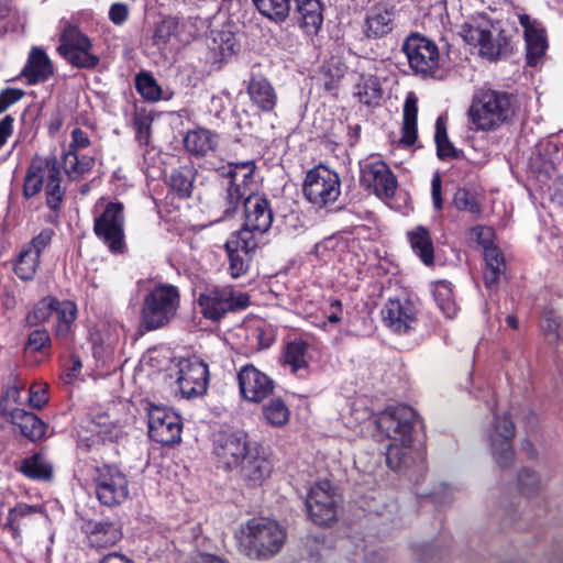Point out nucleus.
<instances>
[{"label":"nucleus","instance_id":"nucleus-31","mask_svg":"<svg viewBox=\"0 0 563 563\" xmlns=\"http://www.w3.org/2000/svg\"><path fill=\"white\" fill-rule=\"evenodd\" d=\"M300 25L308 34H317L323 23L320 0H295Z\"/></svg>","mask_w":563,"mask_h":563},{"label":"nucleus","instance_id":"nucleus-26","mask_svg":"<svg viewBox=\"0 0 563 563\" xmlns=\"http://www.w3.org/2000/svg\"><path fill=\"white\" fill-rule=\"evenodd\" d=\"M246 90L252 104L260 111L272 112L274 110L278 97L273 85L263 75H252Z\"/></svg>","mask_w":563,"mask_h":563},{"label":"nucleus","instance_id":"nucleus-38","mask_svg":"<svg viewBox=\"0 0 563 563\" xmlns=\"http://www.w3.org/2000/svg\"><path fill=\"white\" fill-rule=\"evenodd\" d=\"M195 170L191 167L183 166L174 169L168 179V185L180 198H189L192 194Z\"/></svg>","mask_w":563,"mask_h":563},{"label":"nucleus","instance_id":"nucleus-34","mask_svg":"<svg viewBox=\"0 0 563 563\" xmlns=\"http://www.w3.org/2000/svg\"><path fill=\"white\" fill-rule=\"evenodd\" d=\"M417 97L410 92L404 103L402 128L400 142L406 146H411L417 140Z\"/></svg>","mask_w":563,"mask_h":563},{"label":"nucleus","instance_id":"nucleus-14","mask_svg":"<svg viewBox=\"0 0 563 563\" xmlns=\"http://www.w3.org/2000/svg\"><path fill=\"white\" fill-rule=\"evenodd\" d=\"M258 243L260 241L246 231H236L230 236L224 249L228 254L231 277L240 278L247 274Z\"/></svg>","mask_w":563,"mask_h":563},{"label":"nucleus","instance_id":"nucleus-49","mask_svg":"<svg viewBox=\"0 0 563 563\" xmlns=\"http://www.w3.org/2000/svg\"><path fill=\"white\" fill-rule=\"evenodd\" d=\"M244 169L245 173L243 175V183H247L253 179L254 172L256 169V165L254 161H244V162H231L228 165H222L218 167L217 174L224 178L225 180H235L238 177V170Z\"/></svg>","mask_w":563,"mask_h":563},{"label":"nucleus","instance_id":"nucleus-7","mask_svg":"<svg viewBox=\"0 0 563 563\" xmlns=\"http://www.w3.org/2000/svg\"><path fill=\"white\" fill-rule=\"evenodd\" d=\"M197 302L202 316L211 321L221 320L227 313L246 309L251 301L246 292L232 286H207L198 296Z\"/></svg>","mask_w":563,"mask_h":563},{"label":"nucleus","instance_id":"nucleus-58","mask_svg":"<svg viewBox=\"0 0 563 563\" xmlns=\"http://www.w3.org/2000/svg\"><path fill=\"white\" fill-rule=\"evenodd\" d=\"M53 235L54 231L45 228L24 246L37 256H41V253L51 244Z\"/></svg>","mask_w":563,"mask_h":563},{"label":"nucleus","instance_id":"nucleus-28","mask_svg":"<svg viewBox=\"0 0 563 563\" xmlns=\"http://www.w3.org/2000/svg\"><path fill=\"white\" fill-rule=\"evenodd\" d=\"M21 75L30 85L46 81L53 75V65L47 54L37 46L32 47Z\"/></svg>","mask_w":563,"mask_h":563},{"label":"nucleus","instance_id":"nucleus-17","mask_svg":"<svg viewBox=\"0 0 563 563\" xmlns=\"http://www.w3.org/2000/svg\"><path fill=\"white\" fill-rule=\"evenodd\" d=\"M361 186L377 197L391 198L397 188V179L383 161L367 162L361 165Z\"/></svg>","mask_w":563,"mask_h":563},{"label":"nucleus","instance_id":"nucleus-10","mask_svg":"<svg viewBox=\"0 0 563 563\" xmlns=\"http://www.w3.org/2000/svg\"><path fill=\"white\" fill-rule=\"evenodd\" d=\"M419 423L418 415L407 405L387 408L377 417V428L395 442L412 443V434Z\"/></svg>","mask_w":563,"mask_h":563},{"label":"nucleus","instance_id":"nucleus-33","mask_svg":"<svg viewBox=\"0 0 563 563\" xmlns=\"http://www.w3.org/2000/svg\"><path fill=\"white\" fill-rule=\"evenodd\" d=\"M42 511V506L19 503L9 510L3 529L8 530L15 540H19L21 538V527L26 525V519Z\"/></svg>","mask_w":563,"mask_h":563},{"label":"nucleus","instance_id":"nucleus-2","mask_svg":"<svg viewBox=\"0 0 563 563\" xmlns=\"http://www.w3.org/2000/svg\"><path fill=\"white\" fill-rule=\"evenodd\" d=\"M461 34L468 44L478 46L479 54L490 62L505 58L512 51L510 35L483 14L465 22Z\"/></svg>","mask_w":563,"mask_h":563},{"label":"nucleus","instance_id":"nucleus-20","mask_svg":"<svg viewBox=\"0 0 563 563\" xmlns=\"http://www.w3.org/2000/svg\"><path fill=\"white\" fill-rule=\"evenodd\" d=\"M238 382L242 397L250 402H261L275 387L274 380L252 364L240 369Z\"/></svg>","mask_w":563,"mask_h":563},{"label":"nucleus","instance_id":"nucleus-11","mask_svg":"<svg viewBox=\"0 0 563 563\" xmlns=\"http://www.w3.org/2000/svg\"><path fill=\"white\" fill-rule=\"evenodd\" d=\"M124 207L121 202H108L95 218L93 232L114 254L124 250Z\"/></svg>","mask_w":563,"mask_h":563},{"label":"nucleus","instance_id":"nucleus-62","mask_svg":"<svg viewBox=\"0 0 563 563\" xmlns=\"http://www.w3.org/2000/svg\"><path fill=\"white\" fill-rule=\"evenodd\" d=\"M48 401L47 391L42 386H31L29 402L33 408L41 409Z\"/></svg>","mask_w":563,"mask_h":563},{"label":"nucleus","instance_id":"nucleus-3","mask_svg":"<svg viewBox=\"0 0 563 563\" xmlns=\"http://www.w3.org/2000/svg\"><path fill=\"white\" fill-rule=\"evenodd\" d=\"M286 531L267 518H252L241 529L240 547L251 559H268L278 553L285 542Z\"/></svg>","mask_w":563,"mask_h":563},{"label":"nucleus","instance_id":"nucleus-51","mask_svg":"<svg viewBox=\"0 0 563 563\" xmlns=\"http://www.w3.org/2000/svg\"><path fill=\"white\" fill-rule=\"evenodd\" d=\"M91 48L68 51L60 54L68 63L78 68H95L99 64V57L92 54Z\"/></svg>","mask_w":563,"mask_h":563},{"label":"nucleus","instance_id":"nucleus-46","mask_svg":"<svg viewBox=\"0 0 563 563\" xmlns=\"http://www.w3.org/2000/svg\"><path fill=\"white\" fill-rule=\"evenodd\" d=\"M516 487L520 495L531 498L538 496L541 490V478L537 472L523 467L517 473Z\"/></svg>","mask_w":563,"mask_h":563},{"label":"nucleus","instance_id":"nucleus-64","mask_svg":"<svg viewBox=\"0 0 563 563\" xmlns=\"http://www.w3.org/2000/svg\"><path fill=\"white\" fill-rule=\"evenodd\" d=\"M471 236L474 238L484 250H486V246H492L493 230L488 227L477 225L473 228L471 230Z\"/></svg>","mask_w":563,"mask_h":563},{"label":"nucleus","instance_id":"nucleus-45","mask_svg":"<svg viewBox=\"0 0 563 563\" xmlns=\"http://www.w3.org/2000/svg\"><path fill=\"white\" fill-rule=\"evenodd\" d=\"M90 40L84 35L76 26L68 25L60 34V44L57 47L59 54L68 51L91 48Z\"/></svg>","mask_w":563,"mask_h":563},{"label":"nucleus","instance_id":"nucleus-1","mask_svg":"<svg viewBox=\"0 0 563 563\" xmlns=\"http://www.w3.org/2000/svg\"><path fill=\"white\" fill-rule=\"evenodd\" d=\"M518 110V99L515 95L495 90H482L474 98L468 110L471 122L476 130L494 131L509 123Z\"/></svg>","mask_w":563,"mask_h":563},{"label":"nucleus","instance_id":"nucleus-29","mask_svg":"<svg viewBox=\"0 0 563 563\" xmlns=\"http://www.w3.org/2000/svg\"><path fill=\"white\" fill-rule=\"evenodd\" d=\"M185 148L197 157H203L218 147V135L208 129H196L184 137Z\"/></svg>","mask_w":563,"mask_h":563},{"label":"nucleus","instance_id":"nucleus-24","mask_svg":"<svg viewBox=\"0 0 563 563\" xmlns=\"http://www.w3.org/2000/svg\"><path fill=\"white\" fill-rule=\"evenodd\" d=\"M396 11L385 5H374L366 12L363 33L367 38H383L395 27Z\"/></svg>","mask_w":563,"mask_h":563},{"label":"nucleus","instance_id":"nucleus-60","mask_svg":"<svg viewBox=\"0 0 563 563\" xmlns=\"http://www.w3.org/2000/svg\"><path fill=\"white\" fill-rule=\"evenodd\" d=\"M486 268L505 271V260L500 250L496 246H486L484 250Z\"/></svg>","mask_w":563,"mask_h":563},{"label":"nucleus","instance_id":"nucleus-56","mask_svg":"<svg viewBox=\"0 0 563 563\" xmlns=\"http://www.w3.org/2000/svg\"><path fill=\"white\" fill-rule=\"evenodd\" d=\"M177 30V22L174 19H165L161 21L154 31L153 41L154 44H166Z\"/></svg>","mask_w":563,"mask_h":563},{"label":"nucleus","instance_id":"nucleus-39","mask_svg":"<svg viewBox=\"0 0 563 563\" xmlns=\"http://www.w3.org/2000/svg\"><path fill=\"white\" fill-rule=\"evenodd\" d=\"M412 449L411 443H390L386 452V464L387 466L396 472H401L410 467L412 462Z\"/></svg>","mask_w":563,"mask_h":563},{"label":"nucleus","instance_id":"nucleus-61","mask_svg":"<svg viewBox=\"0 0 563 563\" xmlns=\"http://www.w3.org/2000/svg\"><path fill=\"white\" fill-rule=\"evenodd\" d=\"M24 96V91L18 88H5L0 92V114Z\"/></svg>","mask_w":563,"mask_h":563},{"label":"nucleus","instance_id":"nucleus-8","mask_svg":"<svg viewBox=\"0 0 563 563\" xmlns=\"http://www.w3.org/2000/svg\"><path fill=\"white\" fill-rule=\"evenodd\" d=\"M340 495L328 481L310 487L305 498L307 515L318 526H330L336 520Z\"/></svg>","mask_w":563,"mask_h":563},{"label":"nucleus","instance_id":"nucleus-55","mask_svg":"<svg viewBox=\"0 0 563 563\" xmlns=\"http://www.w3.org/2000/svg\"><path fill=\"white\" fill-rule=\"evenodd\" d=\"M153 118L144 112H136L133 117V126L136 132V140L141 145H147L151 137V125Z\"/></svg>","mask_w":563,"mask_h":563},{"label":"nucleus","instance_id":"nucleus-52","mask_svg":"<svg viewBox=\"0 0 563 563\" xmlns=\"http://www.w3.org/2000/svg\"><path fill=\"white\" fill-rule=\"evenodd\" d=\"M453 203L460 211H467L478 216L482 211L476 196L465 188H459L453 197Z\"/></svg>","mask_w":563,"mask_h":563},{"label":"nucleus","instance_id":"nucleus-30","mask_svg":"<svg viewBox=\"0 0 563 563\" xmlns=\"http://www.w3.org/2000/svg\"><path fill=\"white\" fill-rule=\"evenodd\" d=\"M7 420L18 426L21 433L32 442L42 440L47 429V424L35 413L24 409L12 412V417Z\"/></svg>","mask_w":563,"mask_h":563},{"label":"nucleus","instance_id":"nucleus-4","mask_svg":"<svg viewBox=\"0 0 563 563\" xmlns=\"http://www.w3.org/2000/svg\"><path fill=\"white\" fill-rule=\"evenodd\" d=\"M45 185L46 205L58 211L65 196L60 187V170L55 156H35L25 175L23 194L26 198L37 195Z\"/></svg>","mask_w":563,"mask_h":563},{"label":"nucleus","instance_id":"nucleus-22","mask_svg":"<svg viewBox=\"0 0 563 563\" xmlns=\"http://www.w3.org/2000/svg\"><path fill=\"white\" fill-rule=\"evenodd\" d=\"M519 22L523 27L527 64L536 66L548 47L545 31L537 20L531 19L528 14H519Z\"/></svg>","mask_w":563,"mask_h":563},{"label":"nucleus","instance_id":"nucleus-41","mask_svg":"<svg viewBox=\"0 0 563 563\" xmlns=\"http://www.w3.org/2000/svg\"><path fill=\"white\" fill-rule=\"evenodd\" d=\"M433 298L439 309L448 317L453 318L456 314L457 306L453 298V290L451 283L446 280H439L433 286Z\"/></svg>","mask_w":563,"mask_h":563},{"label":"nucleus","instance_id":"nucleus-21","mask_svg":"<svg viewBox=\"0 0 563 563\" xmlns=\"http://www.w3.org/2000/svg\"><path fill=\"white\" fill-rule=\"evenodd\" d=\"M385 324L396 333H406L417 321V309L408 299H388L382 309Z\"/></svg>","mask_w":563,"mask_h":563},{"label":"nucleus","instance_id":"nucleus-16","mask_svg":"<svg viewBox=\"0 0 563 563\" xmlns=\"http://www.w3.org/2000/svg\"><path fill=\"white\" fill-rule=\"evenodd\" d=\"M244 223L239 231H246L255 239L266 233L273 224L274 212L265 196L250 194L244 198Z\"/></svg>","mask_w":563,"mask_h":563},{"label":"nucleus","instance_id":"nucleus-43","mask_svg":"<svg viewBox=\"0 0 563 563\" xmlns=\"http://www.w3.org/2000/svg\"><path fill=\"white\" fill-rule=\"evenodd\" d=\"M434 141L437 144V154L440 159H456L462 155V151L457 150L448 137L445 124L442 118H438L435 122Z\"/></svg>","mask_w":563,"mask_h":563},{"label":"nucleus","instance_id":"nucleus-12","mask_svg":"<svg viewBox=\"0 0 563 563\" xmlns=\"http://www.w3.org/2000/svg\"><path fill=\"white\" fill-rule=\"evenodd\" d=\"M410 68L422 77H433L439 68L440 52L437 44L419 34H410L402 44Z\"/></svg>","mask_w":563,"mask_h":563},{"label":"nucleus","instance_id":"nucleus-23","mask_svg":"<svg viewBox=\"0 0 563 563\" xmlns=\"http://www.w3.org/2000/svg\"><path fill=\"white\" fill-rule=\"evenodd\" d=\"M81 531L87 536L89 544L95 548H107L122 539L121 526L110 520H86Z\"/></svg>","mask_w":563,"mask_h":563},{"label":"nucleus","instance_id":"nucleus-40","mask_svg":"<svg viewBox=\"0 0 563 563\" xmlns=\"http://www.w3.org/2000/svg\"><path fill=\"white\" fill-rule=\"evenodd\" d=\"M258 12L275 23L286 21L290 12V0H252Z\"/></svg>","mask_w":563,"mask_h":563},{"label":"nucleus","instance_id":"nucleus-47","mask_svg":"<svg viewBox=\"0 0 563 563\" xmlns=\"http://www.w3.org/2000/svg\"><path fill=\"white\" fill-rule=\"evenodd\" d=\"M38 265L40 256L23 246L14 264V273L22 280H31Z\"/></svg>","mask_w":563,"mask_h":563},{"label":"nucleus","instance_id":"nucleus-57","mask_svg":"<svg viewBox=\"0 0 563 563\" xmlns=\"http://www.w3.org/2000/svg\"><path fill=\"white\" fill-rule=\"evenodd\" d=\"M86 428L91 432H96L98 437L103 438L108 433L109 424L111 423L110 418L106 413H88L86 416Z\"/></svg>","mask_w":563,"mask_h":563},{"label":"nucleus","instance_id":"nucleus-18","mask_svg":"<svg viewBox=\"0 0 563 563\" xmlns=\"http://www.w3.org/2000/svg\"><path fill=\"white\" fill-rule=\"evenodd\" d=\"M515 434V424L507 417H495L493 429L488 434L492 455L500 468L509 467L515 459L511 439Z\"/></svg>","mask_w":563,"mask_h":563},{"label":"nucleus","instance_id":"nucleus-6","mask_svg":"<svg viewBox=\"0 0 563 563\" xmlns=\"http://www.w3.org/2000/svg\"><path fill=\"white\" fill-rule=\"evenodd\" d=\"M252 449L247 433L230 426H223L212 434V455L218 468L225 472L238 470Z\"/></svg>","mask_w":563,"mask_h":563},{"label":"nucleus","instance_id":"nucleus-48","mask_svg":"<svg viewBox=\"0 0 563 563\" xmlns=\"http://www.w3.org/2000/svg\"><path fill=\"white\" fill-rule=\"evenodd\" d=\"M289 409L282 398H273L263 407L266 422L273 427H283L289 420Z\"/></svg>","mask_w":563,"mask_h":563},{"label":"nucleus","instance_id":"nucleus-36","mask_svg":"<svg viewBox=\"0 0 563 563\" xmlns=\"http://www.w3.org/2000/svg\"><path fill=\"white\" fill-rule=\"evenodd\" d=\"M307 350L308 344L301 340L288 343L285 349L284 361L299 377H305L308 374Z\"/></svg>","mask_w":563,"mask_h":563},{"label":"nucleus","instance_id":"nucleus-54","mask_svg":"<svg viewBox=\"0 0 563 563\" xmlns=\"http://www.w3.org/2000/svg\"><path fill=\"white\" fill-rule=\"evenodd\" d=\"M21 390L22 387L11 386L3 394L0 399V415L5 419L12 417V412L14 413L18 410H22L21 408L14 407V405L21 404Z\"/></svg>","mask_w":563,"mask_h":563},{"label":"nucleus","instance_id":"nucleus-44","mask_svg":"<svg viewBox=\"0 0 563 563\" xmlns=\"http://www.w3.org/2000/svg\"><path fill=\"white\" fill-rule=\"evenodd\" d=\"M355 96L364 104L378 103L382 98V88L376 77L362 76L355 85Z\"/></svg>","mask_w":563,"mask_h":563},{"label":"nucleus","instance_id":"nucleus-42","mask_svg":"<svg viewBox=\"0 0 563 563\" xmlns=\"http://www.w3.org/2000/svg\"><path fill=\"white\" fill-rule=\"evenodd\" d=\"M54 312L57 317L56 335L65 338L69 333L71 323L76 318V305L69 300L60 302L54 299Z\"/></svg>","mask_w":563,"mask_h":563},{"label":"nucleus","instance_id":"nucleus-9","mask_svg":"<svg viewBox=\"0 0 563 563\" xmlns=\"http://www.w3.org/2000/svg\"><path fill=\"white\" fill-rule=\"evenodd\" d=\"M93 483L98 500L107 507H115L130 497L129 479L114 465L103 464L95 468Z\"/></svg>","mask_w":563,"mask_h":563},{"label":"nucleus","instance_id":"nucleus-59","mask_svg":"<svg viewBox=\"0 0 563 563\" xmlns=\"http://www.w3.org/2000/svg\"><path fill=\"white\" fill-rule=\"evenodd\" d=\"M51 338L45 329H36L29 334L27 346L34 352H40L48 346Z\"/></svg>","mask_w":563,"mask_h":563},{"label":"nucleus","instance_id":"nucleus-25","mask_svg":"<svg viewBox=\"0 0 563 563\" xmlns=\"http://www.w3.org/2000/svg\"><path fill=\"white\" fill-rule=\"evenodd\" d=\"M245 197V191L242 190L238 181L227 180L218 201L211 210L216 217L214 221L219 222L232 218Z\"/></svg>","mask_w":563,"mask_h":563},{"label":"nucleus","instance_id":"nucleus-27","mask_svg":"<svg viewBox=\"0 0 563 563\" xmlns=\"http://www.w3.org/2000/svg\"><path fill=\"white\" fill-rule=\"evenodd\" d=\"M236 471H239L241 477L249 486H257L269 476L272 464L265 456L260 455L252 448Z\"/></svg>","mask_w":563,"mask_h":563},{"label":"nucleus","instance_id":"nucleus-5","mask_svg":"<svg viewBox=\"0 0 563 563\" xmlns=\"http://www.w3.org/2000/svg\"><path fill=\"white\" fill-rule=\"evenodd\" d=\"M180 295L176 286L161 284L145 295L141 308V327L154 331L165 327L176 316Z\"/></svg>","mask_w":563,"mask_h":563},{"label":"nucleus","instance_id":"nucleus-15","mask_svg":"<svg viewBox=\"0 0 563 563\" xmlns=\"http://www.w3.org/2000/svg\"><path fill=\"white\" fill-rule=\"evenodd\" d=\"M180 417L162 406H151L148 409V435L163 445H173L180 441Z\"/></svg>","mask_w":563,"mask_h":563},{"label":"nucleus","instance_id":"nucleus-19","mask_svg":"<svg viewBox=\"0 0 563 563\" xmlns=\"http://www.w3.org/2000/svg\"><path fill=\"white\" fill-rule=\"evenodd\" d=\"M177 383L183 397L191 399L203 396L209 384L208 365L199 358L180 363Z\"/></svg>","mask_w":563,"mask_h":563},{"label":"nucleus","instance_id":"nucleus-63","mask_svg":"<svg viewBox=\"0 0 563 563\" xmlns=\"http://www.w3.org/2000/svg\"><path fill=\"white\" fill-rule=\"evenodd\" d=\"M129 16V9L125 3L117 2L110 7L109 19L117 25L123 24Z\"/></svg>","mask_w":563,"mask_h":563},{"label":"nucleus","instance_id":"nucleus-13","mask_svg":"<svg viewBox=\"0 0 563 563\" xmlns=\"http://www.w3.org/2000/svg\"><path fill=\"white\" fill-rule=\"evenodd\" d=\"M303 194L319 208L334 203L341 194L339 175L325 168L309 170L303 183Z\"/></svg>","mask_w":563,"mask_h":563},{"label":"nucleus","instance_id":"nucleus-50","mask_svg":"<svg viewBox=\"0 0 563 563\" xmlns=\"http://www.w3.org/2000/svg\"><path fill=\"white\" fill-rule=\"evenodd\" d=\"M135 86L141 96L148 101H157L162 98V88L148 73L136 75Z\"/></svg>","mask_w":563,"mask_h":563},{"label":"nucleus","instance_id":"nucleus-53","mask_svg":"<svg viewBox=\"0 0 563 563\" xmlns=\"http://www.w3.org/2000/svg\"><path fill=\"white\" fill-rule=\"evenodd\" d=\"M54 312V298H44L26 316V323L30 327L38 325L47 320Z\"/></svg>","mask_w":563,"mask_h":563},{"label":"nucleus","instance_id":"nucleus-35","mask_svg":"<svg viewBox=\"0 0 563 563\" xmlns=\"http://www.w3.org/2000/svg\"><path fill=\"white\" fill-rule=\"evenodd\" d=\"M407 236L415 254L419 256L426 265H432L434 250L429 231L424 227L418 225L412 231H409Z\"/></svg>","mask_w":563,"mask_h":563},{"label":"nucleus","instance_id":"nucleus-32","mask_svg":"<svg viewBox=\"0 0 563 563\" xmlns=\"http://www.w3.org/2000/svg\"><path fill=\"white\" fill-rule=\"evenodd\" d=\"M18 471L33 481L47 482L54 476V466L43 452H36L25 457L18 467Z\"/></svg>","mask_w":563,"mask_h":563},{"label":"nucleus","instance_id":"nucleus-37","mask_svg":"<svg viewBox=\"0 0 563 563\" xmlns=\"http://www.w3.org/2000/svg\"><path fill=\"white\" fill-rule=\"evenodd\" d=\"M95 166V158L89 155H79L78 151L65 152L63 167L65 173L73 179L90 172Z\"/></svg>","mask_w":563,"mask_h":563}]
</instances>
